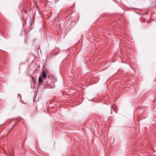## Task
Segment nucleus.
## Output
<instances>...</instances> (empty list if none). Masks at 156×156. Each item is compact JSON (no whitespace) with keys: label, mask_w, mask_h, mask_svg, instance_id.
I'll return each mask as SVG.
<instances>
[{"label":"nucleus","mask_w":156,"mask_h":156,"mask_svg":"<svg viewBox=\"0 0 156 156\" xmlns=\"http://www.w3.org/2000/svg\"><path fill=\"white\" fill-rule=\"evenodd\" d=\"M42 76V77L44 78H46V77H47V75H46V74L45 71L44 70L43 71Z\"/></svg>","instance_id":"f257e3e1"},{"label":"nucleus","mask_w":156,"mask_h":156,"mask_svg":"<svg viewBox=\"0 0 156 156\" xmlns=\"http://www.w3.org/2000/svg\"><path fill=\"white\" fill-rule=\"evenodd\" d=\"M43 81L42 77L41 76H40L39 77L38 82L39 83H41Z\"/></svg>","instance_id":"f03ea898"},{"label":"nucleus","mask_w":156,"mask_h":156,"mask_svg":"<svg viewBox=\"0 0 156 156\" xmlns=\"http://www.w3.org/2000/svg\"><path fill=\"white\" fill-rule=\"evenodd\" d=\"M32 78L33 80L34 79V77H32Z\"/></svg>","instance_id":"7ed1b4c3"}]
</instances>
